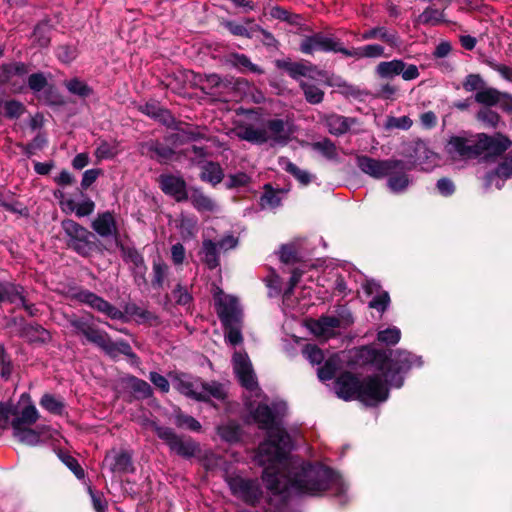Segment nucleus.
I'll return each mask as SVG.
<instances>
[{
  "mask_svg": "<svg viewBox=\"0 0 512 512\" xmlns=\"http://www.w3.org/2000/svg\"><path fill=\"white\" fill-rule=\"evenodd\" d=\"M233 367L239 382L246 390L247 406L254 421L260 428L268 431V438L259 446L257 454V461L264 466L263 480L267 488L278 494L315 495L339 485L340 477L321 465L302 467L293 479L286 475L285 470L290 466L287 458L291 448L290 437L275 423V415L267 404L259 403L253 410L262 393L247 354L235 352Z\"/></svg>",
  "mask_w": 512,
  "mask_h": 512,
  "instance_id": "1",
  "label": "nucleus"
},
{
  "mask_svg": "<svg viewBox=\"0 0 512 512\" xmlns=\"http://www.w3.org/2000/svg\"><path fill=\"white\" fill-rule=\"evenodd\" d=\"M335 390L338 397L344 400L357 397L367 405H375L388 398V388L378 376L360 383L352 374L345 373L337 379Z\"/></svg>",
  "mask_w": 512,
  "mask_h": 512,
  "instance_id": "2",
  "label": "nucleus"
},
{
  "mask_svg": "<svg viewBox=\"0 0 512 512\" xmlns=\"http://www.w3.org/2000/svg\"><path fill=\"white\" fill-rule=\"evenodd\" d=\"M67 237V246L82 256H87L93 250V236L85 227L77 222L67 219L61 223Z\"/></svg>",
  "mask_w": 512,
  "mask_h": 512,
  "instance_id": "3",
  "label": "nucleus"
},
{
  "mask_svg": "<svg viewBox=\"0 0 512 512\" xmlns=\"http://www.w3.org/2000/svg\"><path fill=\"white\" fill-rule=\"evenodd\" d=\"M420 364L419 359L411 355L407 351L397 350L390 353L381 367L384 371L386 378H390V381L396 387L402 385L401 377H396V374L404 372L411 368L413 365Z\"/></svg>",
  "mask_w": 512,
  "mask_h": 512,
  "instance_id": "4",
  "label": "nucleus"
},
{
  "mask_svg": "<svg viewBox=\"0 0 512 512\" xmlns=\"http://www.w3.org/2000/svg\"><path fill=\"white\" fill-rule=\"evenodd\" d=\"M345 47L335 37L323 33H315L303 37L300 43V51L304 54H314L315 52H335L345 55Z\"/></svg>",
  "mask_w": 512,
  "mask_h": 512,
  "instance_id": "5",
  "label": "nucleus"
},
{
  "mask_svg": "<svg viewBox=\"0 0 512 512\" xmlns=\"http://www.w3.org/2000/svg\"><path fill=\"white\" fill-rule=\"evenodd\" d=\"M351 323L352 320L349 316H323L318 320L309 322L308 327L316 337L328 340L340 334Z\"/></svg>",
  "mask_w": 512,
  "mask_h": 512,
  "instance_id": "6",
  "label": "nucleus"
},
{
  "mask_svg": "<svg viewBox=\"0 0 512 512\" xmlns=\"http://www.w3.org/2000/svg\"><path fill=\"white\" fill-rule=\"evenodd\" d=\"M482 161L495 159L503 155L511 146L512 141L500 131L482 132Z\"/></svg>",
  "mask_w": 512,
  "mask_h": 512,
  "instance_id": "7",
  "label": "nucleus"
},
{
  "mask_svg": "<svg viewBox=\"0 0 512 512\" xmlns=\"http://www.w3.org/2000/svg\"><path fill=\"white\" fill-rule=\"evenodd\" d=\"M216 310L224 325L237 324L241 317V309L234 296L226 295L222 290L216 288L214 293Z\"/></svg>",
  "mask_w": 512,
  "mask_h": 512,
  "instance_id": "8",
  "label": "nucleus"
},
{
  "mask_svg": "<svg viewBox=\"0 0 512 512\" xmlns=\"http://www.w3.org/2000/svg\"><path fill=\"white\" fill-rule=\"evenodd\" d=\"M155 431L158 437L164 440L170 447L171 451L182 457H192L198 451V446L195 442L191 439H184L177 436L170 428L157 426Z\"/></svg>",
  "mask_w": 512,
  "mask_h": 512,
  "instance_id": "9",
  "label": "nucleus"
},
{
  "mask_svg": "<svg viewBox=\"0 0 512 512\" xmlns=\"http://www.w3.org/2000/svg\"><path fill=\"white\" fill-rule=\"evenodd\" d=\"M480 139L476 136L452 137L445 149L452 159H467L478 153Z\"/></svg>",
  "mask_w": 512,
  "mask_h": 512,
  "instance_id": "10",
  "label": "nucleus"
},
{
  "mask_svg": "<svg viewBox=\"0 0 512 512\" xmlns=\"http://www.w3.org/2000/svg\"><path fill=\"white\" fill-rule=\"evenodd\" d=\"M376 73L381 78H393L401 75L406 81L419 77L418 67L414 64H406L402 60H391L380 62L376 66Z\"/></svg>",
  "mask_w": 512,
  "mask_h": 512,
  "instance_id": "11",
  "label": "nucleus"
},
{
  "mask_svg": "<svg viewBox=\"0 0 512 512\" xmlns=\"http://www.w3.org/2000/svg\"><path fill=\"white\" fill-rule=\"evenodd\" d=\"M356 162L357 166L363 173L376 179L389 175L401 164V161L378 160L365 155L358 156Z\"/></svg>",
  "mask_w": 512,
  "mask_h": 512,
  "instance_id": "12",
  "label": "nucleus"
},
{
  "mask_svg": "<svg viewBox=\"0 0 512 512\" xmlns=\"http://www.w3.org/2000/svg\"><path fill=\"white\" fill-rule=\"evenodd\" d=\"M265 143L270 145H285L292 135L288 122L281 119H271L263 122Z\"/></svg>",
  "mask_w": 512,
  "mask_h": 512,
  "instance_id": "13",
  "label": "nucleus"
},
{
  "mask_svg": "<svg viewBox=\"0 0 512 512\" xmlns=\"http://www.w3.org/2000/svg\"><path fill=\"white\" fill-rule=\"evenodd\" d=\"M75 298L82 303L89 305L90 307L98 310L109 316L112 319H120L123 314L116 307L109 304L103 298L88 290H80L75 294Z\"/></svg>",
  "mask_w": 512,
  "mask_h": 512,
  "instance_id": "14",
  "label": "nucleus"
},
{
  "mask_svg": "<svg viewBox=\"0 0 512 512\" xmlns=\"http://www.w3.org/2000/svg\"><path fill=\"white\" fill-rule=\"evenodd\" d=\"M68 322L75 329L76 334H82L89 342L97 346L103 344L105 333L94 327L91 317L70 316Z\"/></svg>",
  "mask_w": 512,
  "mask_h": 512,
  "instance_id": "15",
  "label": "nucleus"
},
{
  "mask_svg": "<svg viewBox=\"0 0 512 512\" xmlns=\"http://www.w3.org/2000/svg\"><path fill=\"white\" fill-rule=\"evenodd\" d=\"M10 303L23 307L30 315L34 314L33 305H28L25 300L24 290L13 283H0V304Z\"/></svg>",
  "mask_w": 512,
  "mask_h": 512,
  "instance_id": "16",
  "label": "nucleus"
},
{
  "mask_svg": "<svg viewBox=\"0 0 512 512\" xmlns=\"http://www.w3.org/2000/svg\"><path fill=\"white\" fill-rule=\"evenodd\" d=\"M229 486L234 495L248 503H253L260 495L258 484L251 480L232 478L229 480Z\"/></svg>",
  "mask_w": 512,
  "mask_h": 512,
  "instance_id": "17",
  "label": "nucleus"
},
{
  "mask_svg": "<svg viewBox=\"0 0 512 512\" xmlns=\"http://www.w3.org/2000/svg\"><path fill=\"white\" fill-rule=\"evenodd\" d=\"M104 464L107 465L113 473H130L133 472L131 455L124 450L112 449L106 454Z\"/></svg>",
  "mask_w": 512,
  "mask_h": 512,
  "instance_id": "18",
  "label": "nucleus"
},
{
  "mask_svg": "<svg viewBox=\"0 0 512 512\" xmlns=\"http://www.w3.org/2000/svg\"><path fill=\"white\" fill-rule=\"evenodd\" d=\"M158 181L162 191L175 198L176 201L188 199L186 182L183 178L174 175H161Z\"/></svg>",
  "mask_w": 512,
  "mask_h": 512,
  "instance_id": "19",
  "label": "nucleus"
},
{
  "mask_svg": "<svg viewBox=\"0 0 512 512\" xmlns=\"http://www.w3.org/2000/svg\"><path fill=\"white\" fill-rule=\"evenodd\" d=\"M175 388L182 394L197 399H205V383L199 379H193L188 376H182L175 380Z\"/></svg>",
  "mask_w": 512,
  "mask_h": 512,
  "instance_id": "20",
  "label": "nucleus"
},
{
  "mask_svg": "<svg viewBox=\"0 0 512 512\" xmlns=\"http://www.w3.org/2000/svg\"><path fill=\"white\" fill-rule=\"evenodd\" d=\"M234 133L239 139L253 144L265 143L263 122L240 124L234 129Z\"/></svg>",
  "mask_w": 512,
  "mask_h": 512,
  "instance_id": "21",
  "label": "nucleus"
},
{
  "mask_svg": "<svg viewBox=\"0 0 512 512\" xmlns=\"http://www.w3.org/2000/svg\"><path fill=\"white\" fill-rule=\"evenodd\" d=\"M28 72V67L23 63L2 65L0 67V84L10 83L16 86L20 80L24 81Z\"/></svg>",
  "mask_w": 512,
  "mask_h": 512,
  "instance_id": "22",
  "label": "nucleus"
},
{
  "mask_svg": "<svg viewBox=\"0 0 512 512\" xmlns=\"http://www.w3.org/2000/svg\"><path fill=\"white\" fill-rule=\"evenodd\" d=\"M139 150L142 155L155 159L160 163H167L174 156V151L171 148L154 141L140 144Z\"/></svg>",
  "mask_w": 512,
  "mask_h": 512,
  "instance_id": "23",
  "label": "nucleus"
},
{
  "mask_svg": "<svg viewBox=\"0 0 512 512\" xmlns=\"http://www.w3.org/2000/svg\"><path fill=\"white\" fill-rule=\"evenodd\" d=\"M363 288L367 295H374L373 300L369 303L371 308L377 309L379 311H384L387 308L390 302L389 295L386 291L381 290V286L377 282L368 280L363 285Z\"/></svg>",
  "mask_w": 512,
  "mask_h": 512,
  "instance_id": "24",
  "label": "nucleus"
},
{
  "mask_svg": "<svg viewBox=\"0 0 512 512\" xmlns=\"http://www.w3.org/2000/svg\"><path fill=\"white\" fill-rule=\"evenodd\" d=\"M512 176V157L504 159L498 167L491 173H487L486 182L488 186L495 185L500 189L504 181Z\"/></svg>",
  "mask_w": 512,
  "mask_h": 512,
  "instance_id": "25",
  "label": "nucleus"
},
{
  "mask_svg": "<svg viewBox=\"0 0 512 512\" xmlns=\"http://www.w3.org/2000/svg\"><path fill=\"white\" fill-rule=\"evenodd\" d=\"M40 418V414L36 407L32 404L25 406L21 411L16 409V416L11 421V427L20 428L32 426Z\"/></svg>",
  "mask_w": 512,
  "mask_h": 512,
  "instance_id": "26",
  "label": "nucleus"
},
{
  "mask_svg": "<svg viewBox=\"0 0 512 512\" xmlns=\"http://www.w3.org/2000/svg\"><path fill=\"white\" fill-rule=\"evenodd\" d=\"M92 228L101 237H109L116 234L117 228L113 215L110 212L99 214L92 222Z\"/></svg>",
  "mask_w": 512,
  "mask_h": 512,
  "instance_id": "27",
  "label": "nucleus"
},
{
  "mask_svg": "<svg viewBox=\"0 0 512 512\" xmlns=\"http://www.w3.org/2000/svg\"><path fill=\"white\" fill-rule=\"evenodd\" d=\"M188 199L200 212H214L217 210L216 202L198 188L191 189Z\"/></svg>",
  "mask_w": 512,
  "mask_h": 512,
  "instance_id": "28",
  "label": "nucleus"
},
{
  "mask_svg": "<svg viewBox=\"0 0 512 512\" xmlns=\"http://www.w3.org/2000/svg\"><path fill=\"white\" fill-rule=\"evenodd\" d=\"M277 66L285 70L294 79L310 76L311 72L315 70L313 66H308L301 62H292L288 60L277 61Z\"/></svg>",
  "mask_w": 512,
  "mask_h": 512,
  "instance_id": "29",
  "label": "nucleus"
},
{
  "mask_svg": "<svg viewBox=\"0 0 512 512\" xmlns=\"http://www.w3.org/2000/svg\"><path fill=\"white\" fill-rule=\"evenodd\" d=\"M99 347L102 348L111 357H116L119 354L134 356L131 346L128 343L124 341L112 342L106 333L103 337V344H100Z\"/></svg>",
  "mask_w": 512,
  "mask_h": 512,
  "instance_id": "30",
  "label": "nucleus"
},
{
  "mask_svg": "<svg viewBox=\"0 0 512 512\" xmlns=\"http://www.w3.org/2000/svg\"><path fill=\"white\" fill-rule=\"evenodd\" d=\"M403 163L398 166V168L391 172L388 176L387 185L389 189L394 193L403 192L409 185L410 179L407 174L402 172Z\"/></svg>",
  "mask_w": 512,
  "mask_h": 512,
  "instance_id": "31",
  "label": "nucleus"
},
{
  "mask_svg": "<svg viewBox=\"0 0 512 512\" xmlns=\"http://www.w3.org/2000/svg\"><path fill=\"white\" fill-rule=\"evenodd\" d=\"M205 131L204 128L195 127L190 124H181L177 127L175 138L180 143L196 141L205 137Z\"/></svg>",
  "mask_w": 512,
  "mask_h": 512,
  "instance_id": "32",
  "label": "nucleus"
},
{
  "mask_svg": "<svg viewBox=\"0 0 512 512\" xmlns=\"http://www.w3.org/2000/svg\"><path fill=\"white\" fill-rule=\"evenodd\" d=\"M23 337L34 344H44L50 341L49 331L38 325H28L23 329Z\"/></svg>",
  "mask_w": 512,
  "mask_h": 512,
  "instance_id": "33",
  "label": "nucleus"
},
{
  "mask_svg": "<svg viewBox=\"0 0 512 512\" xmlns=\"http://www.w3.org/2000/svg\"><path fill=\"white\" fill-rule=\"evenodd\" d=\"M223 177L224 174L219 164L214 162H207L202 166L200 178L203 181L209 182L215 186L222 181Z\"/></svg>",
  "mask_w": 512,
  "mask_h": 512,
  "instance_id": "34",
  "label": "nucleus"
},
{
  "mask_svg": "<svg viewBox=\"0 0 512 512\" xmlns=\"http://www.w3.org/2000/svg\"><path fill=\"white\" fill-rule=\"evenodd\" d=\"M384 53V48L378 44L366 45L360 48L354 49H345L346 57H354V58H376L382 56Z\"/></svg>",
  "mask_w": 512,
  "mask_h": 512,
  "instance_id": "35",
  "label": "nucleus"
},
{
  "mask_svg": "<svg viewBox=\"0 0 512 512\" xmlns=\"http://www.w3.org/2000/svg\"><path fill=\"white\" fill-rule=\"evenodd\" d=\"M446 21L444 11L427 7L417 18L416 22L424 25L436 26Z\"/></svg>",
  "mask_w": 512,
  "mask_h": 512,
  "instance_id": "36",
  "label": "nucleus"
},
{
  "mask_svg": "<svg viewBox=\"0 0 512 512\" xmlns=\"http://www.w3.org/2000/svg\"><path fill=\"white\" fill-rule=\"evenodd\" d=\"M353 119L345 118L340 115H330L326 118V125L330 133L340 135L347 132Z\"/></svg>",
  "mask_w": 512,
  "mask_h": 512,
  "instance_id": "37",
  "label": "nucleus"
},
{
  "mask_svg": "<svg viewBox=\"0 0 512 512\" xmlns=\"http://www.w3.org/2000/svg\"><path fill=\"white\" fill-rule=\"evenodd\" d=\"M14 437L21 443L35 446L40 442V432L31 429L30 426L13 429Z\"/></svg>",
  "mask_w": 512,
  "mask_h": 512,
  "instance_id": "38",
  "label": "nucleus"
},
{
  "mask_svg": "<svg viewBox=\"0 0 512 512\" xmlns=\"http://www.w3.org/2000/svg\"><path fill=\"white\" fill-rule=\"evenodd\" d=\"M217 249V244L213 241H203L201 250L202 260L210 269L216 268L219 264Z\"/></svg>",
  "mask_w": 512,
  "mask_h": 512,
  "instance_id": "39",
  "label": "nucleus"
},
{
  "mask_svg": "<svg viewBox=\"0 0 512 512\" xmlns=\"http://www.w3.org/2000/svg\"><path fill=\"white\" fill-rule=\"evenodd\" d=\"M139 110L150 117L159 119L166 125H170L173 122L171 114L167 110L160 108L155 103H146L141 105Z\"/></svg>",
  "mask_w": 512,
  "mask_h": 512,
  "instance_id": "40",
  "label": "nucleus"
},
{
  "mask_svg": "<svg viewBox=\"0 0 512 512\" xmlns=\"http://www.w3.org/2000/svg\"><path fill=\"white\" fill-rule=\"evenodd\" d=\"M279 164L285 171L293 175L302 185H307L310 182L311 177L309 173L307 171L301 170L288 159L281 158L279 160Z\"/></svg>",
  "mask_w": 512,
  "mask_h": 512,
  "instance_id": "41",
  "label": "nucleus"
},
{
  "mask_svg": "<svg viewBox=\"0 0 512 512\" xmlns=\"http://www.w3.org/2000/svg\"><path fill=\"white\" fill-rule=\"evenodd\" d=\"M229 62L243 70H248L253 73L261 74L263 70L257 65L253 64L250 59L244 54H231L229 57Z\"/></svg>",
  "mask_w": 512,
  "mask_h": 512,
  "instance_id": "42",
  "label": "nucleus"
},
{
  "mask_svg": "<svg viewBox=\"0 0 512 512\" xmlns=\"http://www.w3.org/2000/svg\"><path fill=\"white\" fill-rule=\"evenodd\" d=\"M40 405L48 412L53 414H62L64 411V402L51 394H44L40 400Z\"/></svg>",
  "mask_w": 512,
  "mask_h": 512,
  "instance_id": "43",
  "label": "nucleus"
},
{
  "mask_svg": "<svg viewBox=\"0 0 512 512\" xmlns=\"http://www.w3.org/2000/svg\"><path fill=\"white\" fill-rule=\"evenodd\" d=\"M504 93L497 89L482 86L481 101L485 106H498L500 107L501 100Z\"/></svg>",
  "mask_w": 512,
  "mask_h": 512,
  "instance_id": "44",
  "label": "nucleus"
},
{
  "mask_svg": "<svg viewBox=\"0 0 512 512\" xmlns=\"http://www.w3.org/2000/svg\"><path fill=\"white\" fill-rule=\"evenodd\" d=\"M362 40H370V39H381L389 44H395L397 42V37L394 34H389L384 28L377 27L370 30L365 31L362 34Z\"/></svg>",
  "mask_w": 512,
  "mask_h": 512,
  "instance_id": "45",
  "label": "nucleus"
},
{
  "mask_svg": "<svg viewBox=\"0 0 512 512\" xmlns=\"http://www.w3.org/2000/svg\"><path fill=\"white\" fill-rule=\"evenodd\" d=\"M300 85L309 103L318 104L323 100L324 92L316 85L304 81Z\"/></svg>",
  "mask_w": 512,
  "mask_h": 512,
  "instance_id": "46",
  "label": "nucleus"
},
{
  "mask_svg": "<svg viewBox=\"0 0 512 512\" xmlns=\"http://www.w3.org/2000/svg\"><path fill=\"white\" fill-rule=\"evenodd\" d=\"M504 127L505 123L496 112L482 109V128L501 129Z\"/></svg>",
  "mask_w": 512,
  "mask_h": 512,
  "instance_id": "47",
  "label": "nucleus"
},
{
  "mask_svg": "<svg viewBox=\"0 0 512 512\" xmlns=\"http://www.w3.org/2000/svg\"><path fill=\"white\" fill-rule=\"evenodd\" d=\"M16 416V407L9 403H0V428L11 427V421Z\"/></svg>",
  "mask_w": 512,
  "mask_h": 512,
  "instance_id": "48",
  "label": "nucleus"
},
{
  "mask_svg": "<svg viewBox=\"0 0 512 512\" xmlns=\"http://www.w3.org/2000/svg\"><path fill=\"white\" fill-rule=\"evenodd\" d=\"M50 27L48 24H39L33 32V41L39 47H47L50 42Z\"/></svg>",
  "mask_w": 512,
  "mask_h": 512,
  "instance_id": "49",
  "label": "nucleus"
},
{
  "mask_svg": "<svg viewBox=\"0 0 512 512\" xmlns=\"http://www.w3.org/2000/svg\"><path fill=\"white\" fill-rule=\"evenodd\" d=\"M401 332L396 327L387 328L378 332V340L387 345H395L399 342Z\"/></svg>",
  "mask_w": 512,
  "mask_h": 512,
  "instance_id": "50",
  "label": "nucleus"
},
{
  "mask_svg": "<svg viewBox=\"0 0 512 512\" xmlns=\"http://www.w3.org/2000/svg\"><path fill=\"white\" fill-rule=\"evenodd\" d=\"M219 436L227 442H235L239 439V428L234 423H228L218 427Z\"/></svg>",
  "mask_w": 512,
  "mask_h": 512,
  "instance_id": "51",
  "label": "nucleus"
},
{
  "mask_svg": "<svg viewBox=\"0 0 512 512\" xmlns=\"http://www.w3.org/2000/svg\"><path fill=\"white\" fill-rule=\"evenodd\" d=\"M65 86L70 93L80 97H87L91 94V89L84 82L78 79H71L66 81Z\"/></svg>",
  "mask_w": 512,
  "mask_h": 512,
  "instance_id": "52",
  "label": "nucleus"
},
{
  "mask_svg": "<svg viewBox=\"0 0 512 512\" xmlns=\"http://www.w3.org/2000/svg\"><path fill=\"white\" fill-rule=\"evenodd\" d=\"M117 154V146L112 143H108L106 141H100L96 150L95 156L99 159H108L112 158Z\"/></svg>",
  "mask_w": 512,
  "mask_h": 512,
  "instance_id": "53",
  "label": "nucleus"
},
{
  "mask_svg": "<svg viewBox=\"0 0 512 512\" xmlns=\"http://www.w3.org/2000/svg\"><path fill=\"white\" fill-rule=\"evenodd\" d=\"M27 83L33 92H40L47 86L48 81L43 73H34L28 76Z\"/></svg>",
  "mask_w": 512,
  "mask_h": 512,
  "instance_id": "54",
  "label": "nucleus"
},
{
  "mask_svg": "<svg viewBox=\"0 0 512 512\" xmlns=\"http://www.w3.org/2000/svg\"><path fill=\"white\" fill-rule=\"evenodd\" d=\"M337 361L334 357L328 359L325 364L318 369V377L320 380H330L333 378L337 370Z\"/></svg>",
  "mask_w": 512,
  "mask_h": 512,
  "instance_id": "55",
  "label": "nucleus"
},
{
  "mask_svg": "<svg viewBox=\"0 0 512 512\" xmlns=\"http://www.w3.org/2000/svg\"><path fill=\"white\" fill-rule=\"evenodd\" d=\"M281 203V197L273 190H267L260 200L262 208H275Z\"/></svg>",
  "mask_w": 512,
  "mask_h": 512,
  "instance_id": "56",
  "label": "nucleus"
},
{
  "mask_svg": "<svg viewBox=\"0 0 512 512\" xmlns=\"http://www.w3.org/2000/svg\"><path fill=\"white\" fill-rule=\"evenodd\" d=\"M312 147L314 150L321 152L327 158H334L336 156L335 145L328 139L313 143Z\"/></svg>",
  "mask_w": 512,
  "mask_h": 512,
  "instance_id": "57",
  "label": "nucleus"
},
{
  "mask_svg": "<svg viewBox=\"0 0 512 512\" xmlns=\"http://www.w3.org/2000/svg\"><path fill=\"white\" fill-rule=\"evenodd\" d=\"M209 396H213L217 399H224L226 396L224 386L216 382L205 383V399Z\"/></svg>",
  "mask_w": 512,
  "mask_h": 512,
  "instance_id": "58",
  "label": "nucleus"
},
{
  "mask_svg": "<svg viewBox=\"0 0 512 512\" xmlns=\"http://www.w3.org/2000/svg\"><path fill=\"white\" fill-rule=\"evenodd\" d=\"M153 273V284L157 286H162L164 279L168 274V266L163 262H155L153 265Z\"/></svg>",
  "mask_w": 512,
  "mask_h": 512,
  "instance_id": "59",
  "label": "nucleus"
},
{
  "mask_svg": "<svg viewBox=\"0 0 512 512\" xmlns=\"http://www.w3.org/2000/svg\"><path fill=\"white\" fill-rule=\"evenodd\" d=\"M176 425L185 427L192 431H199L201 429L200 423L191 416L179 414L176 416Z\"/></svg>",
  "mask_w": 512,
  "mask_h": 512,
  "instance_id": "60",
  "label": "nucleus"
},
{
  "mask_svg": "<svg viewBox=\"0 0 512 512\" xmlns=\"http://www.w3.org/2000/svg\"><path fill=\"white\" fill-rule=\"evenodd\" d=\"M463 87L467 91H475L474 99L476 102H480V77L478 75H469L466 78Z\"/></svg>",
  "mask_w": 512,
  "mask_h": 512,
  "instance_id": "61",
  "label": "nucleus"
},
{
  "mask_svg": "<svg viewBox=\"0 0 512 512\" xmlns=\"http://www.w3.org/2000/svg\"><path fill=\"white\" fill-rule=\"evenodd\" d=\"M303 353L305 357L313 364H320L324 359L323 352L314 345H307Z\"/></svg>",
  "mask_w": 512,
  "mask_h": 512,
  "instance_id": "62",
  "label": "nucleus"
},
{
  "mask_svg": "<svg viewBox=\"0 0 512 512\" xmlns=\"http://www.w3.org/2000/svg\"><path fill=\"white\" fill-rule=\"evenodd\" d=\"M4 111L6 116L10 118H17L23 113L24 107L20 102L11 100L4 104Z\"/></svg>",
  "mask_w": 512,
  "mask_h": 512,
  "instance_id": "63",
  "label": "nucleus"
},
{
  "mask_svg": "<svg viewBox=\"0 0 512 512\" xmlns=\"http://www.w3.org/2000/svg\"><path fill=\"white\" fill-rule=\"evenodd\" d=\"M412 126V120L408 116L390 117L387 120L388 128L409 129Z\"/></svg>",
  "mask_w": 512,
  "mask_h": 512,
  "instance_id": "64",
  "label": "nucleus"
}]
</instances>
